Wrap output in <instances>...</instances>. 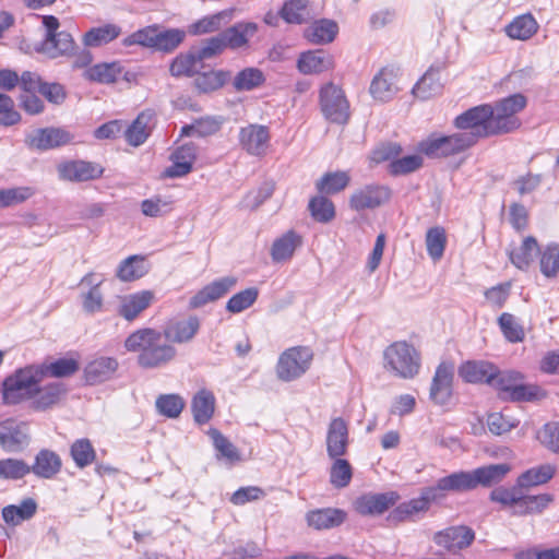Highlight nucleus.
I'll return each instance as SVG.
<instances>
[{
    "label": "nucleus",
    "instance_id": "obj_17",
    "mask_svg": "<svg viewBox=\"0 0 559 559\" xmlns=\"http://www.w3.org/2000/svg\"><path fill=\"white\" fill-rule=\"evenodd\" d=\"M28 444V428L25 423L5 419L0 423V445L7 452H19Z\"/></svg>",
    "mask_w": 559,
    "mask_h": 559
},
{
    "label": "nucleus",
    "instance_id": "obj_15",
    "mask_svg": "<svg viewBox=\"0 0 559 559\" xmlns=\"http://www.w3.org/2000/svg\"><path fill=\"white\" fill-rule=\"evenodd\" d=\"M73 135L63 128H41L27 135V144L39 151H48L72 142Z\"/></svg>",
    "mask_w": 559,
    "mask_h": 559
},
{
    "label": "nucleus",
    "instance_id": "obj_42",
    "mask_svg": "<svg viewBox=\"0 0 559 559\" xmlns=\"http://www.w3.org/2000/svg\"><path fill=\"white\" fill-rule=\"evenodd\" d=\"M203 68V63L197 58L195 51L179 53L173 59L169 66V72L175 78L194 76Z\"/></svg>",
    "mask_w": 559,
    "mask_h": 559
},
{
    "label": "nucleus",
    "instance_id": "obj_31",
    "mask_svg": "<svg viewBox=\"0 0 559 559\" xmlns=\"http://www.w3.org/2000/svg\"><path fill=\"white\" fill-rule=\"evenodd\" d=\"M346 513L340 509L325 508L309 511L306 515L307 524L314 530H329L340 526Z\"/></svg>",
    "mask_w": 559,
    "mask_h": 559
},
{
    "label": "nucleus",
    "instance_id": "obj_59",
    "mask_svg": "<svg viewBox=\"0 0 559 559\" xmlns=\"http://www.w3.org/2000/svg\"><path fill=\"white\" fill-rule=\"evenodd\" d=\"M259 296L257 287H249L235 294L226 304V310L230 313H239L250 308Z\"/></svg>",
    "mask_w": 559,
    "mask_h": 559
},
{
    "label": "nucleus",
    "instance_id": "obj_38",
    "mask_svg": "<svg viewBox=\"0 0 559 559\" xmlns=\"http://www.w3.org/2000/svg\"><path fill=\"white\" fill-rule=\"evenodd\" d=\"M338 26L331 20H319L305 29V37L312 44L323 45L334 40Z\"/></svg>",
    "mask_w": 559,
    "mask_h": 559
},
{
    "label": "nucleus",
    "instance_id": "obj_26",
    "mask_svg": "<svg viewBox=\"0 0 559 559\" xmlns=\"http://www.w3.org/2000/svg\"><path fill=\"white\" fill-rule=\"evenodd\" d=\"M491 501L500 503L504 508H511L513 515H527L526 498L523 488L513 486L511 488L497 487L490 492Z\"/></svg>",
    "mask_w": 559,
    "mask_h": 559
},
{
    "label": "nucleus",
    "instance_id": "obj_46",
    "mask_svg": "<svg viewBox=\"0 0 559 559\" xmlns=\"http://www.w3.org/2000/svg\"><path fill=\"white\" fill-rule=\"evenodd\" d=\"M442 91L439 71L429 69L413 88V94L419 99H429Z\"/></svg>",
    "mask_w": 559,
    "mask_h": 559
},
{
    "label": "nucleus",
    "instance_id": "obj_58",
    "mask_svg": "<svg viewBox=\"0 0 559 559\" xmlns=\"http://www.w3.org/2000/svg\"><path fill=\"white\" fill-rule=\"evenodd\" d=\"M265 78L261 70L257 68H246L238 72L234 79V87L237 91H251L260 86Z\"/></svg>",
    "mask_w": 559,
    "mask_h": 559
},
{
    "label": "nucleus",
    "instance_id": "obj_28",
    "mask_svg": "<svg viewBox=\"0 0 559 559\" xmlns=\"http://www.w3.org/2000/svg\"><path fill=\"white\" fill-rule=\"evenodd\" d=\"M460 377L468 383H487L491 385L496 376V366L485 360H469L459 368Z\"/></svg>",
    "mask_w": 559,
    "mask_h": 559
},
{
    "label": "nucleus",
    "instance_id": "obj_20",
    "mask_svg": "<svg viewBox=\"0 0 559 559\" xmlns=\"http://www.w3.org/2000/svg\"><path fill=\"white\" fill-rule=\"evenodd\" d=\"M397 78L399 71L394 68H382L371 81V96L379 102L391 100L399 92Z\"/></svg>",
    "mask_w": 559,
    "mask_h": 559
},
{
    "label": "nucleus",
    "instance_id": "obj_2",
    "mask_svg": "<svg viewBox=\"0 0 559 559\" xmlns=\"http://www.w3.org/2000/svg\"><path fill=\"white\" fill-rule=\"evenodd\" d=\"M509 464H490L478 467L471 472H456L445 476L444 486L450 487L451 491H467L478 486H491L501 481L510 472Z\"/></svg>",
    "mask_w": 559,
    "mask_h": 559
},
{
    "label": "nucleus",
    "instance_id": "obj_54",
    "mask_svg": "<svg viewBox=\"0 0 559 559\" xmlns=\"http://www.w3.org/2000/svg\"><path fill=\"white\" fill-rule=\"evenodd\" d=\"M555 474V468L549 465H540L523 473L519 478L516 486L528 488L547 483Z\"/></svg>",
    "mask_w": 559,
    "mask_h": 559
},
{
    "label": "nucleus",
    "instance_id": "obj_4",
    "mask_svg": "<svg viewBox=\"0 0 559 559\" xmlns=\"http://www.w3.org/2000/svg\"><path fill=\"white\" fill-rule=\"evenodd\" d=\"M491 386L499 391V397L513 402H531L542 396L537 385L524 384L522 373L514 370L500 371L496 367V376Z\"/></svg>",
    "mask_w": 559,
    "mask_h": 559
},
{
    "label": "nucleus",
    "instance_id": "obj_45",
    "mask_svg": "<svg viewBox=\"0 0 559 559\" xmlns=\"http://www.w3.org/2000/svg\"><path fill=\"white\" fill-rule=\"evenodd\" d=\"M231 16V11L224 10L215 14L206 15L194 23L190 24L188 32L191 35L199 36L207 33H213L223 26Z\"/></svg>",
    "mask_w": 559,
    "mask_h": 559
},
{
    "label": "nucleus",
    "instance_id": "obj_63",
    "mask_svg": "<svg viewBox=\"0 0 559 559\" xmlns=\"http://www.w3.org/2000/svg\"><path fill=\"white\" fill-rule=\"evenodd\" d=\"M209 435L213 440L218 457H224L229 462L239 461L240 456L238 450L225 436H223L217 429H211Z\"/></svg>",
    "mask_w": 559,
    "mask_h": 559
},
{
    "label": "nucleus",
    "instance_id": "obj_19",
    "mask_svg": "<svg viewBox=\"0 0 559 559\" xmlns=\"http://www.w3.org/2000/svg\"><path fill=\"white\" fill-rule=\"evenodd\" d=\"M236 284L237 277L235 276H225L218 278L204 286L194 296H192L189 301V307L191 309H197L205 306L209 302L215 301L230 292L236 286Z\"/></svg>",
    "mask_w": 559,
    "mask_h": 559
},
{
    "label": "nucleus",
    "instance_id": "obj_7",
    "mask_svg": "<svg viewBox=\"0 0 559 559\" xmlns=\"http://www.w3.org/2000/svg\"><path fill=\"white\" fill-rule=\"evenodd\" d=\"M43 25L46 29V36L36 46L35 50L37 52L55 59L73 51L74 40L68 32H58L60 24L56 16L44 15Z\"/></svg>",
    "mask_w": 559,
    "mask_h": 559
},
{
    "label": "nucleus",
    "instance_id": "obj_43",
    "mask_svg": "<svg viewBox=\"0 0 559 559\" xmlns=\"http://www.w3.org/2000/svg\"><path fill=\"white\" fill-rule=\"evenodd\" d=\"M123 73L120 62L98 63L85 71V78L90 81L110 84L119 80Z\"/></svg>",
    "mask_w": 559,
    "mask_h": 559
},
{
    "label": "nucleus",
    "instance_id": "obj_5",
    "mask_svg": "<svg viewBox=\"0 0 559 559\" xmlns=\"http://www.w3.org/2000/svg\"><path fill=\"white\" fill-rule=\"evenodd\" d=\"M526 106V98L522 94H514L490 105L489 128L492 134L509 133L521 126L516 114Z\"/></svg>",
    "mask_w": 559,
    "mask_h": 559
},
{
    "label": "nucleus",
    "instance_id": "obj_27",
    "mask_svg": "<svg viewBox=\"0 0 559 559\" xmlns=\"http://www.w3.org/2000/svg\"><path fill=\"white\" fill-rule=\"evenodd\" d=\"M144 353H140L138 362L143 368H158L171 361L177 354L176 348L167 343L154 341Z\"/></svg>",
    "mask_w": 559,
    "mask_h": 559
},
{
    "label": "nucleus",
    "instance_id": "obj_34",
    "mask_svg": "<svg viewBox=\"0 0 559 559\" xmlns=\"http://www.w3.org/2000/svg\"><path fill=\"white\" fill-rule=\"evenodd\" d=\"M258 32L253 22H239L222 32L227 47L238 49L247 46L250 38Z\"/></svg>",
    "mask_w": 559,
    "mask_h": 559
},
{
    "label": "nucleus",
    "instance_id": "obj_23",
    "mask_svg": "<svg viewBox=\"0 0 559 559\" xmlns=\"http://www.w3.org/2000/svg\"><path fill=\"white\" fill-rule=\"evenodd\" d=\"M348 447V426L341 418H333L328 427L326 432V452L331 459L343 456L347 452Z\"/></svg>",
    "mask_w": 559,
    "mask_h": 559
},
{
    "label": "nucleus",
    "instance_id": "obj_36",
    "mask_svg": "<svg viewBox=\"0 0 559 559\" xmlns=\"http://www.w3.org/2000/svg\"><path fill=\"white\" fill-rule=\"evenodd\" d=\"M122 33L119 25L107 23L98 27H92L87 31L82 38L86 47H100L117 39Z\"/></svg>",
    "mask_w": 559,
    "mask_h": 559
},
{
    "label": "nucleus",
    "instance_id": "obj_9",
    "mask_svg": "<svg viewBox=\"0 0 559 559\" xmlns=\"http://www.w3.org/2000/svg\"><path fill=\"white\" fill-rule=\"evenodd\" d=\"M490 105L484 104L464 111L454 120V126L463 135L473 138V145L480 139L493 135L489 128Z\"/></svg>",
    "mask_w": 559,
    "mask_h": 559
},
{
    "label": "nucleus",
    "instance_id": "obj_37",
    "mask_svg": "<svg viewBox=\"0 0 559 559\" xmlns=\"http://www.w3.org/2000/svg\"><path fill=\"white\" fill-rule=\"evenodd\" d=\"M297 67L304 74L321 73L332 67V59L323 50L307 51L299 57Z\"/></svg>",
    "mask_w": 559,
    "mask_h": 559
},
{
    "label": "nucleus",
    "instance_id": "obj_32",
    "mask_svg": "<svg viewBox=\"0 0 559 559\" xmlns=\"http://www.w3.org/2000/svg\"><path fill=\"white\" fill-rule=\"evenodd\" d=\"M215 396L207 389L199 390L191 401V409L195 423L204 425L211 420L215 411Z\"/></svg>",
    "mask_w": 559,
    "mask_h": 559
},
{
    "label": "nucleus",
    "instance_id": "obj_25",
    "mask_svg": "<svg viewBox=\"0 0 559 559\" xmlns=\"http://www.w3.org/2000/svg\"><path fill=\"white\" fill-rule=\"evenodd\" d=\"M200 329V320L195 316H190L186 319L169 321L164 330V337L173 343H188L190 342Z\"/></svg>",
    "mask_w": 559,
    "mask_h": 559
},
{
    "label": "nucleus",
    "instance_id": "obj_30",
    "mask_svg": "<svg viewBox=\"0 0 559 559\" xmlns=\"http://www.w3.org/2000/svg\"><path fill=\"white\" fill-rule=\"evenodd\" d=\"M153 127L154 112L152 110L142 111L126 130L127 142L132 146L142 145L151 134Z\"/></svg>",
    "mask_w": 559,
    "mask_h": 559
},
{
    "label": "nucleus",
    "instance_id": "obj_33",
    "mask_svg": "<svg viewBox=\"0 0 559 559\" xmlns=\"http://www.w3.org/2000/svg\"><path fill=\"white\" fill-rule=\"evenodd\" d=\"M118 368V362L111 357H99L91 361L84 370L86 382L97 384L111 378Z\"/></svg>",
    "mask_w": 559,
    "mask_h": 559
},
{
    "label": "nucleus",
    "instance_id": "obj_6",
    "mask_svg": "<svg viewBox=\"0 0 559 559\" xmlns=\"http://www.w3.org/2000/svg\"><path fill=\"white\" fill-rule=\"evenodd\" d=\"M444 483L447 479L442 477L435 486L424 488L418 498L397 506L392 512V518L397 521H406L420 513H426L431 503L444 499L447 491H451L450 487L444 486Z\"/></svg>",
    "mask_w": 559,
    "mask_h": 559
},
{
    "label": "nucleus",
    "instance_id": "obj_39",
    "mask_svg": "<svg viewBox=\"0 0 559 559\" xmlns=\"http://www.w3.org/2000/svg\"><path fill=\"white\" fill-rule=\"evenodd\" d=\"M314 15L307 0L286 1L281 10V16L290 24L307 23L312 20Z\"/></svg>",
    "mask_w": 559,
    "mask_h": 559
},
{
    "label": "nucleus",
    "instance_id": "obj_8",
    "mask_svg": "<svg viewBox=\"0 0 559 559\" xmlns=\"http://www.w3.org/2000/svg\"><path fill=\"white\" fill-rule=\"evenodd\" d=\"M473 146V138L457 131L450 135H431L419 143V150L430 158L456 155Z\"/></svg>",
    "mask_w": 559,
    "mask_h": 559
},
{
    "label": "nucleus",
    "instance_id": "obj_12",
    "mask_svg": "<svg viewBox=\"0 0 559 559\" xmlns=\"http://www.w3.org/2000/svg\"><path fill=\"white\" fill-rule=\"evenodd\" d=\"M57 173L60 180L85 182L100 178L104 174V167L94 162L73 159L58 164Z\"/></svg>",
    "mask_w": 559,
    "mask_h": 559
},
{
    "label": "nucleus",
    "instance_id": "obj_40",
    "mask_svg": "<svg viewBox=\"0 0 559 559\" xmlns=\"http://www.w3.org/2000/svg\"><path fill=\"white\" fill-rule=\"evenodd\" d=\"M300 245L301 237L294 230H288L273 242L271 249L272 260L274 262H284L289 260Z\"/></svg>",
    "mask_w": 559,
    "mask_h": 559
},
{
    "label": "nucleus",
    "instance_id": "obj_13",
    "mask_svg": "<svg viewBox=\"0 0 559 559\" xmlns=\"http://www.w3.org/2000/svg\"><path fill=\"white\" fill-rule=\"evenodd\" d=\"M391 198V191L388 187L379 185H368L355 190L349 198L352 210L360 212L364 210L376 209Z\"/></svg>",
    "mask_w": 559,
    "mask_h": 559
},
{
    "label": "nucleus",
    "instance_id": "obj_41",
    "mask_svg": "<svg viewBox=\"0 0 559 559\" xmlns=\"http://www.w3.org/2000/svg\"><path fill=\"white\" fill-rule=\"evenodd\" d=\"M37 511V503L33 498L22 500L19 506L10 504L2 509V518L9 525L16 526L23 521L32 519Z\"/></svg>",
    "mask_w": 559,
    "mask_h": 559
},
{
    "label": "nucleus",
    "instance_id": "obj_3",
    "mask_svg": "<svg viewBox=\"0 0 559 559\" xmlns=\"http://www.w3.org/2000/svg\"><path fill=\"white\" fill-rule=\"evenodd\" d=\"M43 368L31 365L8 377L3 382V403L14 405L32 399L37 390V384L43 380Z\"/></svg>",
    "mask_w": 559,
    "mask_h": 559
},
{
    "label": "nucleus",
    "instance_id": "obj_29",
    "mask_svg": "<svg viewBox=\"0 0 559 559\" xmlns=\"http://www.w3.org/2000/svg\"><path fill=\"white\" fill-rule=\"evenodd\" d=\"M61 467L60 455L51 450L43 449L36 454L33 465L29 466V473L39 478L51 479L61 471Z\"/></svg>",
    "mask_w": 559,
    "mask_h": 559
},
{
    "label": "nucleus",
    "instance_id": "obj_24",
    "mask_svg": "<svg viewBox=\"0 0 559 559\" xmlns=\"http://www.w3.org/2000/svg\"><path fill=\"white\" fill-rule=\"evenodd\" d=\"M154 299V293L151 290L124 295L119 298L118 314L127 321H133L152 305Z\"/></svg>",
    "mask_w": 559,
    "mask_h": 559
},
{
    "label": "nucleus",
    "instance_id": "obj_64",
    "mask_svg": "<svg viewBox=\"0 0 559 559\" xmlns=\"http://www.w3.org/2000/svg\"><path fill=\"white\" fill-rule=\"evenodd\" d=\"M540 272L546 277L556 276L559 271V246L548 245L540 255Z\"/></svg>",
    "mask_w": 559,
    "mask_h": 559
},
{
    "label": "nucleus",
    "instance_id": "obj_21",
    "mask_svg": "<svg viewBox=\"0 0 559 559\" xmlns=\"http://www.w3.org/2000/svg\"><path fill=\"white\" fill-rule=\"evenodd\" d=\"M395 492L366 493L354 502L355 510L361 515H380L395 504Z\"/></svg>",
    "mask_w": 559,
    "mask_h": 559
},
{
    "label": "nucleus",
    "instance_id": "obj_44",
    "mask_svg": "<svg viewBox=\"0 0 559 559\" xmlns=\"http://www.w3.org/2000/svg\"><path fill=\"white\" fill-rule=\"evenodd\" d=\"M539 252L536 238L528 236L524 238L522 245L509 251V258L513 265L520 270H525L533 262L535 255Z\"/></svg>",
    "mask_w": 559,
    "mask_h": 559
},
{
    "label": "nucleus",
    "instance_id": "obj_61",
    "mask_svg": "<svg viewBox=\"0 0 559 559\" xmlns=\"http://www.w3.org/2000/svg\"><path fill=\"white\" fill-rule=\"evenodd\" d=\"M185 404V400L178 394L160 395L155 403L157 411L168 418H177L181 414Z\"/></svg>",
    "mask_w": 559,
    "mask_h": 559
},
{
    "label": "nucleus",
    "instance_id": "obj_50",
    "mask_svg": "<svg viewBox=\"0 0 559 559\" xmlns=\"http://www.w3.org/2000/svg\"><path fill=\"white\" fill-rule=\"evenodd\" d=\"M228 73L224 71H207L195 74L194 87L199 93H211L221 88L227 81Z\"/></svg>",
    "mask_w": 559,
    "mask_h": 559
},
{
    "label": "nucleus",
    "instance_id": "obj_55",
    "mask_svg": "<svg viewBox=\"0 0 559 559\" xmlns=\"http://www.w3.org/2000/svg\"><path fill=\"white\" fill-rule=\"evenodd\" d=\"M353 477V468L349 462L342 456L334 457L330 468V483L335 488L347 487Z\"/></svg>",
    "mask_w": 559,
    "mask_h": 559
},
{
    "label": "nucleus",
    "instance_id": "obj_49",
    "mask_svg": "<svg viewBox=\"0 0 559 559\" xmlns=\"http://www.w3.org/2000/svg\"><path fill=\"white\" fill-rule=\"evenodd\" d=\"M350 181L346 171L326 173L317 181L316 187L320 193L334 194L344 190Z\"/></svg>",
    "mask_w": 559,
    "mask_h": 559
},
{
    "label": "nucleus",
    "instance_id": "obj_22",
    "mask_svg": "<svg viewBox=\"0 0 559 559\" xmlns=\"http://www.w3.org/2000/svg\"><path fill=\"white\" fill-rule=\"evenodd\" d=\"M197 158V146L189 142L178 146L171 154L173 164L166 168L165 176L168 178H179L188 175Z\"/></svg>",
    "mask_w": 559,
    "mask_h": 559
},
{
    "label": "nucleus",
    "instance_id": "obj_57",
    "mask_svg": "<svg viewBox=\"0 0 559 559\" xmlns=\"http://www.w3.org/2000/svg\"><path fill=\"white\" fill-rule=\"evenodd\" d=\"M447 245L445 230L442 227H432L426 234V247L429 257L439 261L444 253Z\"/></svg>",
    "mask_w": 559,
    "mask_h": 559
},
{
    "label": "nucleus",
    "instance_id": "obj_16",
    "mask_svg": "<svg viewBox=\"0 0 559 559\" xmlns=\"http://www.w3.org/2000/svg\"><path fill=\"white\" fill-rule=\"evenodd\" d=\"M454 378V364L442 361L436 369L430 386V400L438 404L444 405L452 396V384Z\"/></svg>",
    "mask_w": 559,
    "mask_h": 559
},
{
    "label": "nucleus",
    "instance_id": "obj_35",
    "mask_svg": "<svg viewBox=\"0 0 559 559\" xmlns=\"http://www.w3.org/2000/svg\"><path fill=\"white\" fill-rule=\"evenodd\" d=\"M66 394V388L60 382L49 383L43 388H38L34 394L33 408L36 411H46L57 405L61 397Z\"/></svg>",
    "mask_w": 559,
    "mask_h": 559
},
{
    "label": "nucleus",
    "instance_id": "obj_10",
    "mask_svg": "<svg viewBox=\"0 0 559 559\" xmlns=\"http://www.w3.org/2000/svg\"><path fill=\"white\" fill-rule=\"evenodd\" d=\"M319 103L324 117L333 123H346L349 119V103L343 90L332 82L320 90Z\"/></svg>",
    "mask_w": 559,
    "mask_h": 559
},
{
    "label": "nucleus",
    "instance_id": "obj_60",
    "mask_svg": "<svg viewBox=\"0 0 559 559\" xmlns=\"http://www.w3.org/2000/svg\"><path fill=\"white\" fill-rule=\"evenodd\" d=\"M71 456L75 465L83 468L93 463L96 453L88 439H79L72 445L70 450Z\"/></svg>",
    "mask_w": 559,
    "mask_h": 559
},
{
    "label": "nucleus",
    "instance_id": "obj_18",
    "mask_svg": "<svg viewBox=\"0 0 559 559\" xmlns=\"http://www.w3.org/2000/svg\"><path fill=\"white\" fill-rule=\"evenodd\" d=\"M475 538L474 532L467 526H451L437 532L433 536L436 545L443 547L451 554L468 547Z\"/></svg>",
    "mask_w": 559,
    "mask_h": 559
},
{
    "label": "nucleus",
    "instance_id": "obj_1",
    "mask_svg": "<svg viewBox=\"0 0 559 559\" xmlns=\"http://www.w3.org/2000/svg\"><path fill=\"white\" fill-rule=\"evenodd\" d=\"M420 365L419 352L405 341L394 342L383 352V367L394 377L413 379L418 374Z\"/></svg>",
    "mask_w": 559,
    "mask_h": 559
},
{
    "label": "nucleus",
    "instance_id": "obj_52",
    "mask_svg": "<svg viewBox=\"0 0 559 559\" xmlns=\"http://www.w3.org/2000/svg\"><path fill=\"white\" fill-rule=\"evenodd\" d=\"M186 38V32L179 28L160 31L157 28L154 49L163 52H171L177 49Z\"/></svg>",
    "mask_w": 559,
    "mask_h": 559
},
{
    "label": "nucleus",
    "instance_id": "obj_51",
    "mask_svg": "<svg viewBox=\"0 0 559 559\" xmlns=\"http://www.w3.org/2000/svg\"><path fill=\"white\" fill-rule=\"evenodd\" d=\"M147 273L144 259L139 255H131L124 259L117 271V276L122 282H132L141 278Z\"/></svg>",
    "mask_w": 559,
    "mask_h": 559
},
{
    "label": "nucleus",
    "instance_id": "obj_53",
    "mask_svg": "<svg viewBox=\"0 0 559 559\" xmlns=\"http://www.w3.org/2000/svg\"><path fill=\"white\" fill-rule=\"evenodd\" d=\"M308 210L316 222L326 224L335 217V207L331 200L324 195L313 197L308 204Z\"/></svg>",
    "mask_w": 559,
    "mask_h": 559
},
{
    "label": "nucleus",
    "instance_id": "obj_48",
    "mask_svg": "<svg viewBox=\"0 0 559 559\" xmlns=\"http://www.w3.org/2000/svg\"><path fill=\"white\" fill-rule=\"evenodd\" d=\"M538 29V24L532 14H523L515 17L506 28L509 37L526 40Z\"/></svg>",
    "mask_w": 559,
    "mask_h": 559
},
{
    "label": "nucleus",
    "instance_id": "obj_11",
    "mask_svg": "<svg viewBox=\"0 0 559 559\" xmlns=\"http://www.w3.org/2000/svg\"><path fill=\"white\" fill-rule=\"evenodd\" d=\"M313 353L309 347L297 346L285 350L277 364V376L283 381H293L301 377L310 367Z\"/></svg>",
    "mask_w": 559,
    "mask_h": 559
},
{
    "label": "nucleus",
    "instance_id": "obj_62",
    "mask_svg": "<svg viewBox=\"0 0 559 559\" xmlns=\"http://www.w3.org/2000/svg\"><path fill=\"white\" fill-rule=\"evenodd\" d=\"M499 326L504 337L512 343L522 342L525 333L522 325L516 321L515 317L509 312H503L498 319Z\"/></svg>",
    "mask_w": 559,
    "mask_h": 559
},
{
    "label": "nucleus",
    "instance_id": "obj_47",
    "mask_svg": "<svg viewBox=\"0 0 559 559\" xmlns=\"http://www.w3.org/2000/svg\"><path fill=\"white\" fill-rule=\"evenodd\" d=\"M154 341H162V333L150 328L139 329L131 333L124 341L128 352L144 353Z\"/></svg>",
    "mask_w": 559,
    "mask_h": 559
},
{
    "label": "nucleus",
    "instance_id": "obj_14",
    "mask_svg": "<svg viewBox=\"0 0 559 559\" xmlns=\"http://www.w3.org/2000/svg\"><path fill=\"white\" fill-rule=\"evenodd\" d=\"M269 128L251 123L239 130V144L242 150L252 156H263L270 144Z\"/></svg>",
    "mask_w": 559,
    "mask_h": 559
},
{
    "label": "nucleus",
    "instance_id": "obj_56",
    "mask_svg": "<svg viewBox=\"0 0 559 559\" xmlns=\"http://www.w3.org/2000/svg\"><path fill=\"white\" fill-rule=\"evenodd\" d=\"M43 368V379L49 373L55 378H63L74 374L79 370V362L73 358H60L50 364L35 365Z\"/></svg>",
    "mask_w": 559,
    "mask_h": 559
}]
</instances>
